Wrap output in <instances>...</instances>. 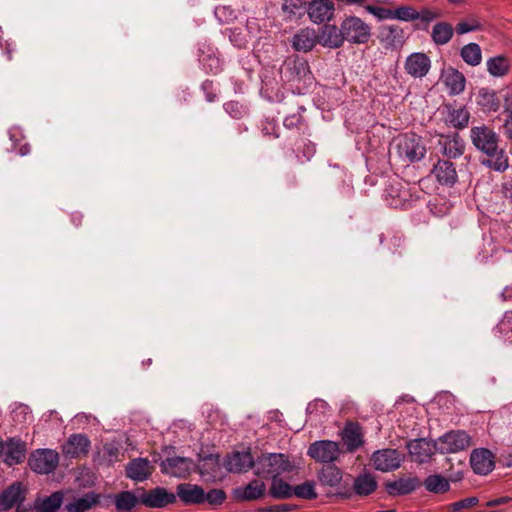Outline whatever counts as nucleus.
Listing matches in <instances>:
<instances>
[{"label":"nucleus","instance_id":"f257e3e1","mask_svg":"<svg viewBox=\"0 0 512 512\" xmlns=\"http://www.w3.org/2000/svg\"><path fill=\"white\" fill-rule=\"evenodd\" d=\"M294 469V463L283 453L262 454L255 463V474L265 478L274 479Z\"/></svg>","mask_w":512,"mask_h":512},{"label":"nucleus","instance_id":"f03ea898","mask_svg":"<svg viewBox=\"0 0 512 512\" xmlns=\"http://www.w3.org/2000/svg\"><path fill=\"white\" fill-rule=\"evenodd\" d=\"M398 156L408 162H416L424 158L426 147L421 137L415 134H405L395 140Z\"/></svg>","mask_w":512,"mask_h":512},{"label":"nucleus","instance_id":"7ed1b4c3","mask_svg":"<svg viewBox=\"0 0 512 512\" xmlns=\"http://www.w3.org/2000/svg\"><path fill=\"white\" fill-rule=\"evenodd\" d=\"M344 41L352 44L367 43L371 37V28L361 18L348 16L341 22Z\"/></svg>","mask_w":512,"mask_h":512},{"label":"nucleus","instance_id":"20e7f679","mask_svg":"<svg viewBox=\"0 0 512 512\" xmlns=\"http://www.w3.org/2000/svg\"><path fill=\"white\" fill-rule=\"evenodd\" d=\"M28 464L37 474H49L57 468L59 454L53 449H38L31 453Z\"/></svg>","mask_w":512,"mask_h":512},{"label":"nucleus","instance_id":"39448f33","mask_svg":"<svg viewBox=\"0 0 512 512\" xmlns=\"http://www.w3.org/2000/svg\"><path fill=\"white\" fill-rule=\"evenodd\" d=\"M470 137L473 145L488 156L497 154L498 136L493 129L482 125L471 128Z\"/></svg>","mask_w":512,"mask_h":512},{"label":"nucleus","instance_id":"423d86ee","mask_svg":"<svg viewBox=\"0 0 512 512\" xmlns=\"http://www.w3.org/2000/svg\"><path fill=\"white\" fill-rule=\"evenodd\" d=\"M305 11L312 23L320 25L334 18L335 4L332 0H311L306 4Z\"/></svg>","mask_w":512,"mask_h":512},{"label":"nucleus","instance_id":"0eeeda50","mask_svg":"<svg viewBox=\"0 0 512 512\" xmlns=\"http://www.w3.org/2000/svg\"><path fill=\"white\" fill-rule=\"evenodd\" d=\"M307 454L317 462L332 463L340 454L339 444L331 440H320L310 444Z\"/></svg>","mask_w":512,"mask_h":512},{"label":"nucleus","instance_id":"6e6552de","mask_svg":"<svg viewBox=\"0 0 512 512\" xmlns=\"http://www.w3.org/2000/svg\"><path fill=\"white\" fill-rule=\"evenodd\" d=\"M438 452L442 454L455 453L468 448L471 438L465 431H451L444 434L437 441Z\"/></svg>","mask_w":512,"mask_h":512},{"label":"nucleus","instance_id":"1a4fd4ad","mask_svg":"<svg viewBox=\"0 0 512 512\" xmlns=\"http://www.w3.org/2000/svg\"><path fill=\"white\" fill-rule=\"evenodd\" d=\"M160 466L162 473L176 478H186L195 468L192 459L180 456L168 457L161 462Z\"/></svg>","mask_w":512,"mask_h":512},{"label":"nucleus","instance_id":"9d476101","mask_svg":"<svg viewBox=\"0 0 512 512\" xmlns=\"http://www.w3.org/2000/svg\"><path fill=\"white\" fill-rule=\"evenodd\" d=\"M403 455L396 449L377 450L372 455V462L376 470L389 472L400 467Z\"/></svg>","mask_w":512,"mask_h":512},{"label":"nucleus","instance_id":"9b49d317","mask_svg":"<svg viewBox=\"0 0 512 512\" xmlns=\"http://www.w3.org/2000/svg\"><path fill=\"white\" fill-rule=\"evenodd\" d=\"M407 449L413 461L425 463L438 451L437 442L425 438L411 440L407 443Z\"/></svg>","mask_w":512,"mask_h":512},{"label":"nucleus","instance_id":"f8f14e48","mask_svg":"<svg viewBox=\"0 0 512 512\" xmlns=\"http://www.w3.org/2000/svg\"><path fill=\"white\" fill-rule=\"evenodd\" d=\"M431 68V60L423 52L411 53L404 62V69L413 78L425 77Z\"/></svg>","mask_w":512,"mask_h":512},{"label":"nucleus","instance_id":"ddd939ff","mask_svg":"<svg viewBox=\"0 0 512 512\" xmlns=\"http://www.w3.org/2000/svg\"><path fill=\"white\" fill-rule=\"evenodd\" d=\"M3 452H1L0 457L3 458V461L9 465L13 466L19 464L23 461L26 454V444L20 439H9L7 442L2 443Z\"/></svg>","mask_w":512,"mask_h":512},{"label":"nucleus","instance_id":"4468645a","mask_svg":"<svg viewBox=\"0 0 512 512\" xmlns=\"http://www.w3.org/2000/svg\"><path fill=\"white\" fill-rule=\"evenodd\" d=\"M379 38L387 49H400L405 43L404 30L398 25H387L381 28Z\"/></svg>","mask_w":512,"mask_h":512},{"label":"nucleus","instance_id":"2eb2a0df","mask_svg":"<svg viewBox=\"0 0 512 512\" xmlns=\"http://www.w3.org/2000/svg\"><path fill=\"white\" fill-rule=\"evenodd\" d=\"M470 464L476 474L487 475L493 470L494 455L488 449H475L471 453Z\"/></svg>","mask_w":512,"mask_h":512},{"label":"nucleus","instance_id":"dca6fc26","mask_svg":"<svg viewBox=\"0 0 512 512\" xmlns=\"http://www.w3.org/2000/svg\"><path fill=\"white\" fill-rule=\"evenodd\" d=\"M317 35L319 39L318 43L323 47L336 49L341 47L344 43L341 26L338 28L336 25L324 23Z\"/></svg>","mask_w":512,"mask_h":512},{"label":"nucleus","instance_id":"f3484780","mask_svg":"<svg viewBox=\"0 0 512 512\" xmlns=\"http://www.w3.org/2000/svg\"><path fill=\"white\" fill-rule=\"evenodd\" d=\"M90 448V440L86 435L73 434L63 445L62 452L66 457L78 458L86 455Z\"/></svg>","mask_w":512,"mask_h":512},{"label":"nucleus","instance_id":"a211bd4d","mask_svg":"<svg viewBox=\"0 0 512 512\" xmlns=\"http://www.w3.org/2000/svg\"><path fill=\"white\" fill-rule=\"evenodd\" d=\"M438 144L443 155L448 158H458L464 153L465 144L458 133L442 135Z\"/></svg>","mask_w":512,"mask_h":512},{"label":"nucleus","instance_id":"6ab92c4d","mask_svg":"<svg viewBox=\"0 0 512 512\" xmlns=\"http://www.w3.org/2000/svg\"><path fill=\"white\" fill-rule=\"evenodd\" d=\"M441 81L450 95H458L465 89L466 79L464 75L453 67H448L442 71Z\"/></svg>","mask_w":512,"mask_h":512},{"label":"nucleus","instance_id":"aec40b11","mask_svg":"<svg viewBox=\"0 0 512 512\" xmlns=\"http://www.w3.org/2000/svg\"><path fill=\"white\" fill-rule=\"evenodd\" d=\"M318 35L314 28H303L294 34L292 38V47L296 51L309 52L318 43Z\"/></svg>","mask_w":512,"mask_h":512},{"label":"nucleus","instance_id":"412c9836","mask_svg":"<svg viewBox=\"0 0 512 512\" xmlns=\"http://www.w3.org/2000/svg\"><path fill=\"white\" fill-rule=\"evenodd\" d=\"M186 505L201 504L204 502V489L196 484L181 483L176 488V498Z\"/></svg>","mask_w":512,"mask_h":512},{"label":"nucleus","instance_id":"4be33fe9","mask_svg":"<svg viewBox=\"0 0 512 512\" xmlns=\"http://www.w3.org/2000/svg\"><path fill=\"white\" fill-rule=\"evenodd\" d=\"M256 460L250 451L235 452L226 461V468L229 472L241 473L255 467Z\"/></svg>","mask_w":512,"mask_h":512},{"label":"nucleus","instance_id":"5701e85b","mask_svg":"<svg viewBox=\"0 0 512 512\" xmlns=\"http://www.w3.org/2000/svg\"><path fill=\"white\" fill-rule=\"evenodd\" d=\"M142 502L151 508H163L176 502V495L168 492L165 488L157 487L142 498Z\"/></svg>","mask_w":512,"mask_h":512},{"label":"nucleus","instance_id":"b1692460","mask_svg":"<svg viewBox=\"0 0 512 512\" xmlns=\"http://www.w3.org/2000/svg\"><path fill=\"white\" fill-rule=\"evenodd\" d=\"M282 73L288 81L301 80L310 74V67L302 58L290 59L285 62Z\"/></svg>","mask_w":512,"mask_h":512},{"label":"nucleus","instance_id":"393cba45","mask_svg":"<svg viewBox=\"0 0 512 512\" xmlns=\"http://www.w3.org/2000/svg\"><path fill=\"white\" fill-rule=\"evenodd\" d=\"M153 467L146 458L133 459L126 467V475L128 478L142 482L149 478L152 474Z\"/></svg>","mask_w":512,"mask_h":512},{"label":"nucleus","instance_id":"a878e982","mask_svg":"<svg viewBox=\"0 0 512 512\" xmlns=\"http://www.w3.org/2000/svg\"><path fill=\"white\" fill-rule=\"evenodd\" d=\"M266 491V485L263 481L254 479L247 485L238 487L234 490V495L241 501H252L261 498Z\"/></svg>","mask_w":512,"mask_h":512},{"label":"nucleus","instance_id":"bb28decb","mask_svg":"<svg viewBox=\"0 0 512 512\" xmlns=\"http://www.w3.org/2000/svg\"><path fill=\"white\" fill-rule=\"evenodd\" d=\"M476 103L484 113L496 112L501 106V100L496 91L480 88L476 95Z\"/></svg>","mask_w":512,"mask_h":512},{"label":"nucleus","instance_id":"cd10ccee","mask_svg":"<svg viewBox=\"0 0 512 512\" xmlns=\"http://www.w3.org/2000/svg\"><path fill=\"white\" fill-rule=\"evenodd\" d=\"M401 183H391L385 190V200L393 208H405L409 205V192L401 189Z\"/></svg>","mask_w":512,"mask_h":512},{"label":"nucleus","instance_id":"c85d7f7f","mask_svg":"<svg viewBox=\"0 0 512 512\" xmlns=\"http://www.w3.org/2000/svg\"><path fill=\"white\" fill-rule=\"evenodd\" d=\"M24 500V489L19 482L11 484L0 494V510L11 509L15 504Z\"/></svg>","mask_w":512,"mask_h":512},{"label":"nucleus","instance_id":"c756f323","mask_svg":"<svg viewBox=\"0 0 512 512\" xmlns=\"http://www.w3.org/2000/svg\"><path fill=\"white\" fill-rule=\"evenodd\" d=\"M433 174L444 185H453L457 180V172L452 162L439 160L434 166Z\"/></svg>","mask_w":512,"mask_h":512},{"label":"nucleus","instance_id":"7c9ffc66","mask_svg":"<svg viewBox=\"0 0 512 512\" xmlns=\"http://www.w3.org/2000/svg\"><path fill=\"white\" fill-rule=\"evenodd\" d=\"M342 440L349 452H353L363 444L361 428L354 423L345 426L342 432Z\"/></svg>","mask_w":512,"mask_h":512},{"label":"nucleus","instance_id":"2f4dec72","mask_svg":"<svg viewBox=\"0 0 512 512\" xmlns=\"http://www.w3.org/2000/svg\"><path fill=\"white\" fill-rule=\"evenodd\" d=\"M99 502V497L94 492H89L65 505L68 512H86Z\"/></svg>","mask_w":512,"mask_h":512},{"label":"nucleus","instance_id":"473e14b6","mask_svg":"<svg viewBox=\"0 0 512 512\" xmlns=\"http://www.w3.org/2000/svg\"><path fill=\"white\" fill-rule=\"evenodd\" d=\"M419 486L417 478H400L387 484L390 495H405L414 491Z\"/></svg>","mask_w":512,"mask_h":512},{"label":"nucleus","instance_id":"72a5a7b5","mask_svg":"<svg viewBox=\"0 0 512 512\" xmlns=\"http://www.w3.org/2000/svg\"><path fill=\"white\" fill-rule=\"evenodd\" d=\"M63 501V494L60 491L52 493L44 499L35 501L34 508L36 512H56Z\"/></svg>","mask_w":512,"mask_h":512},{"label":"nucleus","instance_id":"f704fd0d","mask_svg":"<svg viewBox=\"0 0 512 512\" xmlns=\"http://www.w3.org/2000/svg\"><path fill=\"white\" fill-rule=\"evenodd\" d=\"M453 33L454 30L451 24L438 22L432 28L431 38L435 44L445 45L451 40Z\"/></svg>","mask_w":512,"mask_h":512},{"label":"nucleus","instance_id":"c9c22d12","mask_svg":"<svg viewBox=\"0 0 512 512\" xmlns=\"http://www.w3.org/2000/svg\"><path fill=\"white\" fill-rule=\"evenodd\" d=\"M424 487L427 491L434 493V494H443L450 489V482L449 480L440 475V474H433L429 475L424 480Z\"/></svg>","mask_w":512,"mask_h":512},{"label":"nucleus","instance_id":"e433bc0d","mask_svg":"<svg viewBox=\"0 0 512 512\" xmlns=\"http://www.w3.org/2000/svg\"><path fill=\"white\" fill-rule=\"evenodd\" d=\"M354 491L357 495L367 496L375 491L377 482L370 474H361L354 480Z\"/></svg>","mask_w":512,"mask_h":512},{"label":"nucleus","instance_id":"4c0bfd02","mask_svg":"<svg viewBox=\"0 0 512 512\" xmlns=\"http://www.w3.org/2000/svg\"><path fill=\"white\" fill-rule=\"evenodd\" d=\"M460 56L470 66H478L482 61V51L477 43H468L461 48Z\"/></svg>","mask_w":512,"mask_h":512},{"label":"nucleus","instance_id":"58836bf2","mask_svg":"<svg viewBox=\"0 0 512 512\" xmlns=\"http://www.w3.org/2000/svg\"><path fill=\"white\" fill-rule=\"evenodd\" d=\"M305 8L306 5L302 0H284L281 6L287 20L301 18L306 13Z\"/></svg>","mask_w":512,"mask_h":512},{"label":"nucleus","instance_id":"ea45409f","mask_svg":"<svg viewBox=\"0 0 512 512\" xmlns=\"http://www.w3.org/2000/svg\"><path fill=\"white\" fill-rule=\"evenodd\" d=\"M137 503V497L130 491H123L114 498L117 512H131Z\"/></svg>","mask_w":512,"mask_h":512},{"label":"nucleus","instance_id":"a19ab883","mask_svg":"<svg viewBox=\"0 0 512 512\" xmlns=\"http://www.w3.org/2000/svg\"><path fill=\"white\" fill-rule=\"evenodd\" d=\"M487 70L494 77H502L509 71V61L504 56H495L487 60Z\"/></svg>","mask_w":512,"mask_h":512},{"label":"nucleus","instance_id":"79ce46f5","mask_svg":"<svg viewBox=\"0 0 512 512\" xmlns=\"http://www.w3.org/2000/svg\"><path fill=\"white\" fill-rule=\"evenodd\" d=\"M293 487L280 477L272 479L269 494L275 499H287L292 497Z\"/></svg>","mask_w":512,"mask_h":512},{"label":"nucleus","instance_id":"37998d69","mask_svg":"<svg viewBox=\"0 0 512 512\" xmlns=\"http://www.w3.org/2000/svg\"><path fill=\"white\" fill-rule=\"evenodd\" d=\"M393 20L413 22L418 19L417 10L413 6L402 5L393 9Z\"/></svg>","mask_w":512,"mask_h":512},{"label":"nucleus","instance_id":"c03bdc74","mask_svg":"<svg viewBox=\"0 0 512 512\" xmlns=\"http://www.w3.org/2000/svg\"><path fill=\"white\" fill-rule=\"evenodd\" d=\"M470 113L465 108L453 109L449 113L448 122L455 128H464L467 126Z\"/></svg>","mask_w":512,"mask_h":512},{"label":"nucleus","instance_id":"a18cd8bd","mask_svg":"<svg viewBox=\"0 0 512 512\" xmlns=\"http://www.w3.org/2000/svg\"><path fill=\"white\" fill-rule=\"evenodd\" d=\"M293 496L307 500L316 498L317 493L315 491V484L311 481H306L293 487L292 497Z\"/></svg>","mask_w":512,"mask_h":512},{"label":"nucleus","instance_id":"49530a36","mask_svg":"<svg viewBox=\"0 0 512 512\" xmlns=\"http://www.w3.org/2000/svg\"><path fill=\"white\" fill-rule=\"evenodd\" d=\"M489 157V159L483 161V164L499 172L505 171L508 168V159L503 151L497 149V154Z\"/></svg>","mask_w":512,"mask_h":512},{"label":"nucleus","instance_id":"de8ad7c7","mask_svg":"<svg viewBox=\"0 0 512 512\" xmlns=\"http://www.w3.org/2000/svg\"><path fill=\"white\" fill-rule=\"evenodd\" d=\"M342 475L339 469L335 467H327L321 473L320 480L329 486H336L340 483Z\"/></svg>","mask_w":512,"mask_h":512},{"label":"nucleus","instance_id":"09e8293b","mask_svg":"<svg viewBox=\"0 0 512 512\" xmlns=\"http://www.w3.org/2000/svg\"><path fill=\"white\" fill-rule=\"evenodd\" d=\"M120 453V446L116 442H107L103 446V458L109 464L119 461Z\"/></svg>","mask_w":512,"mask_h":512},{"label":"nucleus","instance_id":"8fccbe9b","mask_svg":"<svg viewBox=\"0 0 512 512\" xmlns=\"http://www.w3.org/2000/svg\"><path fill=\"white\" fill-rule=\"evenodd\" d=\"M364 9L373 15L378 21L393 20V9H387L374 5H364Z\"/></svg>","mask_w":512,"mask_h":512},{"label":"nucleus","instance_id":"3c124183","mask_svg":"<svg viewBox=\"0 0 512 512\" xmlns=\"http://www.w3.org/2000/svg\"><path fill=\"white\" fill-rule=\"evenodd\" d=\"M226 495L220 489H212L207 493L204 492V502L207 501L211 505H220L224 502Z\"/></svg>","mask_w":512,"mask_h":512},{"label":"nucleus","instance_id":"603ef678","mask_svg":"<svg viewBox=\"0 0 512 512\" xmlns=\"http://www.w3.org/2000/svg\"><path fill=\"white\" fill-rule=\"evenodd\" d=\"M479 503V499L475 496L468 497L465 499H461L457 502H454L450 505V510L452 512H459L462 509L471 508L476 506Z\"/></svg>","mask_w":512,"mask_h":512},{"label":"nucleus","instance_id":"864d4df0","mask_svg":"<svg viewBox=\"0 0 512 512\" xmlns=\"http://www.w3.org/2000/svg\"><path fill=\"white\" fill-rule=\"evenodd\" d=\"M480 27V23L475 19H472L470 21H461L456 26V32L462 35L468 32L476 31L480 29Z\"/></svg>","mask_w":512,"mask_h":512},{"label":"nucleus","instance_id":"5fc2aeb1","mask_svg":"<svg viewBox=\"0 0 512 512\" xmlns=\"http://www.w3.org/2000/svg\"><path fill=\"white\" fill-rule=\"evenodd\" d=\"M418 19L422 23L428 25L433 22L435 19L440 17V14L437 11H434L430 8H422L420 11L417 10Z\"/></svg>","mask_w":512,"mask_h":512},{"label":"nucleus","instance_id":"6e6d98bb","mask_svg":"<svg viewBox=\"0 0 512 512\" xmlns=\"http://www.w3.org/2000/svg\"><path fill=\"white\" fill-rule=\"evenodd\" d=\"M225 111L233 118H240L243 114L242 106L234 101H230L224 104Z\"/></svg>","mask_w":512,"mask_h":512},{"label":"nucleus","instance_id":"4d7b16f0","mask_svg":"<svg viewBox=\"0 0 512 512\" xmlns=\"http://www.w3.org/2000/svg\"><path fill=\"white\" fill-rule=\"evenodd\" d=\"M505 111L509 113V116L504 123L505 134L510 140H512V104L509 103L508 100H506L505 103Z\"/></svg>","mask_w":512,"mask_h":512},{"label":"nucleus","instance_id":"13d9d810","mask_svg":"<svg viewBox=\"0 0 512 512\" xmlns=\"http://www.w3.org/2000/svg\"><path fill=\"white\" fill-rule=\"evenodd\" d=\"M74 421L77 424H84V423L96 422V418L94 416L86 414V413H78L74 417Z\"/></svg>","mask_w":512,"mask_h":512},{"label":"nucleus","instance_id":"bf43d9fd","mask_svg":"<svg viewBox=\"0 0 512 512\" xmlns=\"http://www.w3.org/2000/svg\"><path fill=\"white\" fill-rule=\"evenodd\" d=\"M512 502V498L504 496L486 502V507H494Z\"/></svg>","mask_w":512,"mask_h":512},{"label":"nucleus","instance_id":"052dcab7","mask_svg":"<svg viewBox=\"0 0 512 512\" xmlns=\"http://www.w3.org/2000/svg\"><path fill=\"white\" fill-rule=\"evenodd\" d=\"M327 406L326 402L323 400H317L315 402L309 403L307 406V413L312 414L317 409H325Z\"/></svg>","mask_w":512,"mask_h":512},{"label":"nucleus","instance_id":"680f3d73","mask_svg":"<svg viewBox=\"0 0 512 512\" xmlns=\"http://www.w3.org/2000/svg\"><path fill=\"white\" fill-rule=\"evenodd\" d=\"M288 510L286 504L274 505L266 509L267 512H287Z\"/></svg>","mask_w":512,"mask_h":512},{"label":"nucleus","instance_id":"e2e57ef3","mask_svg":"<svg viewBox=\"0 0 512 512\" xmlns=\"http://www.w3.org/2000/svg\"><path fill=\"white\" fill-rule=\"evenodd\" d=\"M15 413H16V414H18V413H19V414H23V415H24V416H23V420H24V421H26L28 417H29V418L31 417V416H30V413L28 412V407H27V406H25V405H19V406L16 408Z\"/></svg>","mask_w":512,"mask_h":512},{"label":"nucleus","instance_id":"0e129e2a","mask_svg":"<svg viewBox=\"0 0 512 512\" xmlns=\"http://www.w3.org/2000/svg\"><path fill=\"white\" fill-rule=\"evenodd\" d=\"M294 120H298V117H287L285 120H284V125L285 126H291L294 124Z\"/></svg>","mask_w":512,"mask_h":512},{"label":"nucleus","instance_id":"69168bd1","mask_svg":"<svg viewBox=\"0 0 512 512\" xmlns=\"http://www.w3.org/2000/svg\"><path fill=\"white\" fill-rule=\"evenodd\" d=\"M510 188L512 189V184L510 185ZM505 193L512 200V192L510 194H508L509 193V188L508 187H505Z\"/></svg>","mask_w":512,"mask_h":512},{"label":"nucleus","instance_id":"338daca9","mask_svg":"<svg viewBox=\"0 0 512 512\" xmlns=\"http://www.w3.org/2000/svg\"><path fill=\"white\" fill-rule=\"evenodd\" d=\"M26 154H27L26 149H23V148H22V149H21V155H22V156H24V155H26Z\"/></svg>","mask_w":512,"mask_h":512},{"label":"nucleus","instance_id":"774afa93","mask_svg":"<svg viewBox=\"0 0 512 512\" xmlns=\"http://www.w3.org/2000/svg\"><path fill=\"white\" fill-rule=\"evenodd\" d=\"M451 3H458V0H449Z\"/></svg>","mask_w":512,"mask_h":512}]
</instances>
